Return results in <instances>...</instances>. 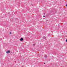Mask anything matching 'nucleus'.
<instances>
[{
    "label": "nucleus",
    "instance_id": "1",
    "mask_svg": "<svg viewBox=\"0 0 67 67\" xmlns=\"http://www.w3.org/2000/svg\"><path fill=\"white\" fill-rule=\"evenodd\" d=\"M10 53V51L8 50L6 52V53L7 54H9Z\"/></svg>",
    "mask_w": 67,
    "mask_h": 67
},
{
    "label": "nucleus",
    "instance_id": "2",
    "mask_svg": "<svg viewBox=\"0 0 67 67\" xmlns=\"http://www.w3.org/2000/svg\"><path fill=\"white\" fill-rule=\"evenodd\" d=\"M20 41H22L23 40V38H21L20 39Z\"/></svg>",
    "mask_w": 67,
    "mask_h": 67
},
{
    "label": "nucleus",
    "instance_id": "3",
    "mask_svg": "<svg viewBox=\"0 0 67 67\" xmlns=\"http://www.w3.org/2000/svg\"><path fill=\"white\" fill-rule=\"evenodd\" d=\"M53 55H56V53H53Z\"/></svg>",
    "mask_w": 67,
    "mask_h": 67
},
{
    "label": "nucleus",
    "instance_id": "4",
    "mask_svg": "<svg viewBox=\"0 0 67 67\" xmlns=\"http://www.w3.org/2000/svg\"><path fill=\"white\" fill-rule=\"evenodd\" d=\"M45 57V58H47V55H45L44 56Z\"/></svg>",
    "mask_w": 67,
    "mask_h": 67
},
{
    "label": "nucleus",
    "instance_id": "5",
    "mask_svg": "<svg viewBox=\"0 0 67 67\" xmlns=\"http://www.w3.org/2000/svg\"><path fill=\"white\" fill-rule=\"evenodd\" d=\"M58 27H60V25H59V24L58 25Z\"/></svg>",
    "mask_w": 67,
    "mask_h": 67
},
{
    "label": "nucleus",
    "instance_id": "6",
    "mask_svg": "<svg viewBox=\"0 0 67 67\" xmlns=\"http://www.w3.org/2000/svg\"><path fill=\"white\" fill-rule=\"evenodd\" d=\"M33 46H35V44H33Z\"/></svg>",
    "mask_w": 67,
    "mask_h": 67
},
{
    "label": "nucleus",
    "instance_id": "7",
    "mask_svg": "<svg viewBox=\"0 0 67 67\" xmlns=\"http://www.w3.org/2000/svg\"><path fill=\"white\" fill-rule=\"evenodd\" d=\"M9 34H12V33H11V32H9Z\"/></svg>",
    "mask_w": 67,
    "mask_h": 67
},
{
    "label": "nucleus",
    "instance_id": "8",
    "mask_svg": "<svg viewBox=\"0 0 67 67\" xmlns=\"http://www.w3.org/2000/svg\"><path fill=\"white\" fill-rule=\"evenodd\" d=\"M43 38H44V39H45V38H45V37H43Z\"/></svg>",
    "mask_w": 67,
    "mask_h": 67
},
{
    "label": "nucleus",
    "instance_id": "9",
    "mask_svg": "<svg viewBox=\"0 0 67 67\" xmlns=\"http://www.w3.org/2000/svg\"><path fill=\"white\" fill-rule=\"evenodd\" d=\"M66 7H67V4H66Z\"/></svg>",
    "mask_w": 67,
    "mask_h": 67
},
{
    "label": "nucleus",
    "instance_id": "10",
    "mask_svg": "<svg viewBox=\"0 0 67 67\" xmlns=\"http://www.w3.org/2000/svg\"><path fill=\"white\" fill-rule=\"evenodd\" d=\"M66 41L67 42V39L66 40Z\"/></svg>",
    "mask_w": 67,
    "mask_h": 67
},
{
    "label": "nucleus",
    "instance_id": "11",
    "mask_svg": "<svg viewBox=\"0 0 67 67\" xmlns=\"http://www.w3.org/2000/svg\"><path fill=\"white\" fill-rule=\"evenodd\" d=\"M52 12H53H53H51V13H52Z\"/></svg>",
    "mask_w": 67,
    "mask_h": 67
},
{
    "label": "nucleus",
    "instance_id": "12",
    "mask_svg": "<svg viewBox=\"0 0 67 67\" xmlns=\"http://www.w3.org/2000/svg\"><path fill=\"white\" fill-rule=\"evenodd\" d=\"M45 16H43V17H45Z\"/></svg>",
    "mask_w": 67,
    "mask_h": 67
},
{
    "label": "nucleus",
    "instance_id": "13",
    "mask_svg": "<svg viewBox=\"0 0 67 67\" xmlns=\"http://www.w3.org/2000/svg\"><path fill=\"white\" fill-rule=\"evenodd\" d=\"M24 66H22V67H23Z\"/></svg>",
    "mask_w": 67,
    "mask_h": 67
},
{
    "label": "nucleus",
    "instance_id": "14",
    "mask_svg": "<svg viewBox=\"0 0 67 67\" xmlns=\"http://www.w3.org/2000/svg\"><path fill=\"white\" fill-rule=\"evenodd\" d=\"M44 64H45V63H44Z\"/></svg>",
    "mask_w": 67,
    "mask_h": 67
},
{
    "label": "nucleus",
    "instance_id": "15",
    "mask_svg": "<svg viewBox=\"0 0 67 67\" xmlns=\"http://www.w3.org/2000/svg\"><path fill=\"white\" fill-rule=\"evenodd\" d=\"M43 13L44 14H45V13Z\"/></svg>",
    "mask_w": 67,
    "mask_h": 67
},
{
    "label": "nucleus",
    "instance_id": "16",
    "mask_svg": "<svg viewBox=\"0 0 67 67\" xmlns=\"http://www.w3.org/2000/svg\"><path fill=\"white\" fill-rule=\"evenodd\" d=\"M48 36H49V35H48Z\"/></svg>",
    "mask_w": 67,
    "mask_h": 67
},
{
    "label": "nucleus",
    "instance_id": "17",
    "mask_svg": "<svg viewBox=\"0 0 67 67\" xmlns=\"http://www.w3.org/2000/svg\"><path fill=\"white\" fill-rule=\"evenodd\" d=\"M28 46H29V45H28Z\"/></svg>",
    "mask_w": 67,
    "mask_h": 67
},
{
    "label": "nucleus",
    "instance_id": "18",
    "mask_svg": "<svg viewBox=\"0 0 67 67\" xmlns=\"http://www.w3.org/2000/svg\"><path fill=\"white\" fill-rule=\"evenodd\" d=\"M48 67H49L48 66Z\"/></svg>",
    "mask_w": 67,
    "mask_h": 67
}]
</instances>
